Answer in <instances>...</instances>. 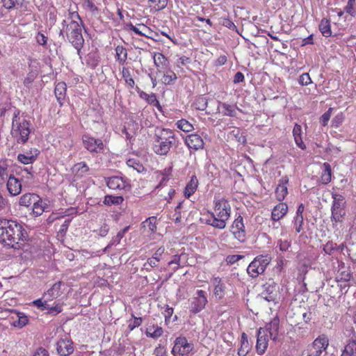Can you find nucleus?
<instances>
[{"mask_svg":"<svg viewBox=\"0 0 356 356\" xmlns=\"http://www.w3.org/2000/svg\"><path fill=\"white\" fill-rule=\"evenodd\" d=\"M323 169L321 172V182L323 184H328L331 181L332 170L329 163H324L323 164Z\"/></svg>","mask_w":356,"mask_h":356,"instance_id":"30","label":"nucleus"},{"mask_svg":"<svg viewBox=\"0 0 356 356\" xmlns=\"http://www.w3.org/2000/svg\"><path fill=\"white\" fill-rule=\"evenodd\" d=\"M3 2L7 9H12L20 3L19 0H3Z\"/></svg>","mask_w":356,"mask_h":356,"instance_id":"59","label":"nucleus"},{"mask_svg":"<svg viewBox=\"0 0 356 356\" xmlns=\"http://www.w3.org/2000/svg\"><path fill=\"white\" fill-rule=\"evenodd\" d=\"M278 246L280 250L282 251H286L289 249L291 247V243L288 241H282L280 240L278 241Z\"/></svg>","mask_w":356,"mask_h":356,"instance_id":"64","label":"nucleus"},{"mask_svg":"<svg viewBox=\"0 0 356 356\" xmlns=\"http://www.w3.org/2000/svg\"><path fill=\"white\" fill-rule=\"evenodd\" d=\"M148 2L156 3L158 6L156 8L157 11L164 9L168 5V0H149Z\"/></svg>","mask_w":356,"mask_h":356,"instance_id":"58","label":"nucleus"},{"mask_svg":"<svg viewBox=\"0 0 356 356\" xmlns=\"http://www.w3.org/2000/svg\"><path fill=\"white\" fill-rule=\"evenodd\" d=\"M235 179L234 184V189L236 193H243V175L238 171L235 170L233 174Z\"/></svg>","mask_w":356,"mask_h":356,"instance_id":"33","label":"nucleus"},{"mask_svg":"<svg viewBox=\"0 0 356 356\" xmlns=\"http://www.w3.org/2000/svg\"><path fill=\"white\" fill-rule=\"evenodd\" d=\"M243 258V255L239 254H233V255H229L227 257L226 261L227 263L233 264L238 261L239 259H241Z\"/></svg>","mask_w":356,"mask_h":356,"instance_id":"63","label":"nucleus"},{"mask_svg":"<svg viewBox=\"0 0 356 356\" xmlns=\"http://www.w3.org/2000/svg\"><path fill=\"white\" fill-rule=\"evenodd\" d=\"M122 78L124 79L126 83L130 88H133L135 85V82H134V80L133 79V78L131 77V73H130L129 69L124 67L122 70Z\"/></svg>","mask_w":356,"mask_h":356,"instance_id":"43","label":"nucleus"},{"mask_svg":"<svg viewBox=\"0 0 356 356\" xmlns=\"http://www.w3.org/2000/svg\"><path fill=\"white\" fill-rule=\"evenodd\" d=\"M153 58L154 65L157 68V73H162L168 70L169 61L163 54L154 53Z\"/></svg>","mask_w":356,"mask_h":356,"instance_id":"21","label":"nucleus"},{"mask_svg":"<svg viewBox=\"0 0 356 356\" xmlns=\"http://www.w3.org/2000/svg\"><path fill=\"white\" fill-rule=\"evenodd\" d=\"M293 225L296 234H300L303 230L304 218L294 217L293 219Z\"/></svg>","mask_w":356,"mask_h":356,"instance_id":"46","label":"nucleus"},{"mask_svg":"<svg viewBox=\"0 0 356 356\" xmlns=\"http://www.w3.org/2000/svg\"><path fill=\"white\" fill-rule=\"evenodd\" d=\"M153 140V150L159 156H166L178 142L172 129L159 127L155 128Z\"/></svg>","mask_w":356,"mask_h":356,"instance_id":"2","label":"nucleus"},{"mask_svg":"<svg viewBox=\"0 0 356 356\" xmlns=\"http://www.w3.org/2000/svg\"><path fill=\"white\" fill-rule=\"evenodd\" d=\"M176 124L178 129L184 132H190L193 129V125L185 119L178 120Z\"/></svg>","mask_w":356,"mask_h":356,"instance_id":"42","label":"nucleus"},{"mask_svg":"<svg viewBox=\"0 0 356 356\" xmlns=\"http://www.w3.org/2000/svg\"><path fill=\"white\" fill-rule=\"evenodd\" d=\"M185 143L189 149L197 150L204 147V141L198 134H190L185 138Z\"/></svg>","mask_w":356,"mask_h":356,"instance_id":"22","label":"nucleus"},{"mask_svg":"<svg viewBox=\"0 0 356 356\" xmlns=\"http://www.w3.org/2000/svg\"><path fill=\"white\" fill-rule=\"evenodd\" d=\"M332 108H329L327 111H326L322 115V116L320 118V122L321 123V125L326 126L328 124V121L332 114Z\"/></svg>","mask_w":356,"mask_h":356,"instance_id":"55","label":"nucleus"},{"mask_svg":"<svg viewBox=\"0 0 356 356\" xmlns=\"http://www.w3.org/2000/svg\"><path fill=\"white\" fill-rule=\"evenodd\" d=\"M340 356H356V341L350 339L343 347Z\"/></svg>","mask_w":356,"mask_h":356,"instance_id":"32","label":"nucleus"},{"mask_svg":"<svg viewBox=\"0 0 356 356\" xmlns=\"http://www.w3.org/2000/svg\"><path fill=\"white\" fill-rule=\"evenodd\" d=\"M19 113V110L14 113L10 134L16 138L17 143L24 145L28 142L31 124L24 118L21 119Z\"/></svg>","mask_w":356,"mask_h":356,"instance_id":"3","label":"nucleus"},{"mask_svg":"<svg viewBox=\"0 0 356 356\" xmlns=\"http://www.w3.org/2000/svg\"><path fill=\"white\" fill-rule=\"evenodd\" d=\"M36 41L37 42L42 46H45L47 42V37H46L43 33L39 32L36 35Z\"/></svg>","mask_w":356,"mask_h":356,"instance_id":"61","label":"nucleus"},{"mask_svg":"<svg viewBox=\"0 0 356 356\" xmlns=\"http://www.w3.org/2000/svg\"><path fill=\"white\" fill-rule=\"evenodd\" d=\"M213 213L218 218H229L230 215V206L227 200L222 198L216 202Z\"/></svg>","mask_w":356,"mask_h":356,"instance_id":"13","label":"nucleus"},{"mask_svg":"<svg viewBox=\"0 0 356 356\" xmlns=\"http://www.w3.org/2000/svg\"><path fill=\"white\" fill-rule=\"evenodd\" d=\"M7 188L11 195H17L22 191V184L20 181L10 175L7 181Z\"/></svg>","mask_w":356,"mask_h":356,"instance_id":"24","label":"nucleus"},{"mask_svg":"<svg viewBox=\"0 0 356 356\" xmlns=\"http://www.w3.org/2000/svg\"><path fill=\"white\" fill-rule=\"evenodd\" d=\"M328 346V337L322 334L316 338L312 344L307 347V356H320L323 351L326 350Z\"/></svg>","mask_w":356,"mask_h":356,"instance_id":"8","label":"nucleus"},{"mask_svg":"<svg viewBox=\"0 0 356 356\" xmlns=\"http://www.w3.org/2000/svg\"><path fill=\"white\" fill-rule=\"evenodd\" d=\"M206 292L203 290H197L196 296L191 302V312L193 314H197L201 312L207 303Z\"/></svg>","mask_w":356,"mask_h":356,"instance_id":"11","label":"nucleus"},{"mask_svg":"<svg viewBox=\"0 0 356 356\" xmlns=\"http://www.w3.org/2000/svg\"><path fill=\"white\" fill-rule=\"evenodd\" d=\"M337 249V243L329 241L323 245V250L328 255H331L334 250Z\"/></svg>","mask_w":356,"mask_h":356,"instance_id":"50","label":"nucleus"},{"mask_svg":"<svg viewBox=\"0 0 356 356\" xmlns=\"http://www.w3.org/2000/svg\"><path fill=\"white\" fill-rule=\"evenodd\" d=\"M132 316L134 317V320L133 323H129L128 325V328L131 331L133 330L134 328L139 327L143 321L142 318L140 317H135L133 314Z\"/></svg>","mask_w":356,"mask_h":356,"instance_id":"60","label":"nucleus"},{"mask_svg":"<svg viewBox=\"0 0 356 356\" xmlns=\"http://www.w3.org/2000/svg\"><path fill=\"white\" fill-rule=\"evenodd\" d=\"M194 350V344L189 343L185 337H177L172 350L173 356H186Z\"/></svg>","mask_w":356,"mask_h":356,"instance_id":"7","label":"nucleus"},{"mask_svg":"<svg viewBox=\"0 0 356 356\" xmlns=\"http://www.w3.org/2000/svg\"><path fill=\"white\" fill-rule=\"evenodd\" d=\"M299 83L302 86H308L312 83V79L308 73H304L299 76Z\"/></svg>","mask_w":356,"mask_h":356,"instance_id":"57","label":"nucleus"},{"mask_svg":"<svg viewBox=\"0 0 356 356\" xmlns=\"http://www.w3.org/2000/svg\"><path fill=\"white\" fill-rule=\"evenodd\" d=\"M352 277L351 270L349 267L345 266L344 263H341L338 266L337 275H335V282H346L350 281Z\"/></svg>","mask_w":356,"mask_h":356,"instance_id":"20","label":"nucleus"},{"mask_svg":"<svg viewBox=\"0 0 356 356\" xmlns=\"http://www.w3.org/2000/svg\"><path fill=\"white\" fill-rule=\"evenodd\" d=\"M40 154V151L36 148H31L25 154H19L17 160L23 164L33 163Z\"/></svg>","mask_w":356,"mask_h":356,"instance_id":"23","label":"nucleus"},{"mask_svg":"<svg viewBox=\"0 0 356 356\" xmlns=\"http://www.w3.org/2000/svg\"><path fill=\"white\" fill-rule=\"evenodd\" d=\"M289 178L284 176L278 180V185L275 189V195L278 202H283L288 195V188Z\"/></svg>","mask_w":356,"mask_h":356,"instance_id":"12","label":"nucleus"},{"mask_svg":"<svg viewBox=\"0 0 356 356\" xmlns=\"http://www.w3.org/2000/svg\"><path fill=\"white\" fill-rule=\"evenodd\" d=\"M74 170L77 177H83L88 172L89 167L85 162H81L74 165Z\"/></svg>","mask_w":356,"mask_h":356,"instance_id":"38","label":"nucleus"},{"mask_svg":"<svg viewBox=\"0 0 356 356\" xmlns=\"http://www.w3.org/2000/svg\"><path fill=\"white\" fill-rule=\"evenodd\" d=\"M319 30L323 36L330 37L332 35L330 21L328 19H322L319 24Z\"/></svg>","mask_w":356,"mask_h":356,"instance_id":"35","label":"nucleus"},{"mask_svg":"<svg viewBox=\"0 0 356 356\" xmlns=\"http://www.w3.org/2000/svg\"><path fill=\"white\" fill-rule=\"evenodd\" d=\"M207 104L208 100L206 97H200L195 102V108L200 111H204L207 107Z\"/></svg>","mask_w":356,"mask_h":356,"instance_id":"48","label":"nucleus"},{"mask_svg":"<svg viewBox=\"0 0 356 356\" xmlns=\"http://www.w3.org/2000/svg\"><path fill=\"white\" fill-rule=\"evenodd\" d=\"M62 24L63 27L65 26V33L68 41L77 50V54L80 55L84 44L81 26L75 20H72L69 24H66V21L63 20Z\"/></svg>","mask_w":356,"mask_h":356,"instance_id":"4","label":"nucleus"},{"mask_svg":"<svg viewBox=\"0 0 356 356\" xmlns=\"http://www.w3.org/2000/svg\"><path fill=\"white\" fill-rule=\"evenodd\" d=\"M163 73L162 82L165 85H170L172 82L177 79L176 74L170 70H165Z\"/></svg>","mask_w":356,"mask_h":356,"instance_id":"40","label":"nucleus"},{"mask_svg":"<svg viewBox=\"0 0 356 356\" xmlns=\"http://www.w3.org/2000/svg\"><path fill=\"white\" fill-rule=\"evenodd\" d=\"M71 221V218L66 219L64 221V222L60 225V227L58 232V236L62 238L65 237Z\"/></svg>","mask_w":356,"mask_h":356,"instance_id":"51","label":"nucleus"},{"mask_svg":"<svg viewBox=\"0 0 356 356\" xmlns=\"http://www.w3.org/2000/svg\"><path fill=\"white\" fill-rule=\"evenodd\" d=\"M156 216H151L148 218H147L143 222L144 227H148L149 231L152 233H154L156 232Z\"/></svg>","mask_w":356,"mask_h":356,"instance_id":"41","label":"nucleus"},{"mask_svg":"<svg viewBox=\"0 0 356 356\" xmlns=\"http://www.w3.org/2000/svg\"><path fill=\"white\" fill-rule=\"evenodd\" d=\"M197 186H198L197 178L195 175H193L191 178L190 181L187 184V185L185 188V191H184L185 196L188 198L191 195H193L195 192V191L197 188Z\"/></svg>","mask_w":356,"mask_h":356,"instance_id":"31","label":"nucleus"},{"mask_svg":"<svg viewBox=\"0 0 356 356\" xmlns=\"http://www.w3.org/2000/svg\"><path fill=\"white\" fill-rule=\"evenodd\" d=\"M66 91L67 85L65 82L62 81L56 84L54 89V93L60 106L63 104V102L65 99Z\"/></svg>","mask_w":356,"mask_h":356,"instance_id":"25","label":"nucleus"},{"mask_svg":"<svg viewBox=\"0 0 356 356\" xmlns=\"http://www.w3.org/2000/svg\"><path fill=\"white\" fill-rule=\"evenodd\" d=\"M9 311L11 312H15L17 314V316L18 318V320L16 321H14L13 323V325L15 327H23L28 323V321H29L28 318L23 313L19 312H15L14 310H9Z\"/></svg>","mask_w":356,"mask_h":356,"instance_id":"39","label":"nucleus"},{"mask_svg":"<svg viewBox=\"0 0 356 356\" xmlns=\"http://www.w3.org/2000/svg\"><path fill=\"white\" fill-rule=\"evenodd\" d=\"M62 312V305L60 304H56L54 306H50L49 307V309L47 310V314L56 316L60 313Z\"/></svg>","mask_w":356,"mask_h":356,"instance_id":"56","label":"nucleus"},{"mask_svg":"<svg viewBox=\"0 0 356 356\" xmlns=\"http://www.w3.org/2000/svg\"><path fill=\"white\" fill-rule=\"evenodd\" d=\"M56 350L60 356H68L74 352L73 342L70 339H60L56 343Z\"/></svg>","mask_w":356,"mask_h":356,"instance_id":"16","label":"nucleus"},{"mask_svg":"<svg viewBox=\"0 0 356 356\" xmlns=\"http://www.w3.org/2000/svg\"><path fill=\"white\" fill-rule=\"evenodd\" d=\"M332 199L330 218L333 227H336L338 223H342L344 220L346 216V200L343 195L337 193L332 195Z\"/></svg>","mask_w":356,"mask_h":356,"instance_id":"5","label":"nucleus"},{"mask_svg":"<svg viewBox=\"0 0 356 356\" xmlns=\"http://www.w3.org/2000/svg\"><path fill=\"white\" fill-rule=\"evenodd\" d=\"M122 238H123V236L122 235V234L118 232L116 236H115L112 238L110 243L105 248L104 252H106V250L110 248L111 246L119 244Z\"/></svg>","mask_w":356,"mask_h":356,"instance_id":"54","label":"nucleus"},{"mask_svg":"<svg viewBox=\"0 0 356 356\" xmlns=\"http://www.w3.org/2000/svg\"><path fill=\"white\" fill-rule=\"evenodd\" d=\"M228 218H218L214 213H209L201 218L200 220L202 222L210 225L213 227L223 229L225 227V221Z\"/></svg>","mask_w":356,"mask_h":356,"instance_id":"14","label":"nucleus"},{"mask_svg":"<svg viewBox=\"0 0 356 356\" xmlns=\"http://www.w3.org/2000/svg\"><path fill=\"white\" fill-rule=\"evenodd\" d=\"M222 108L224 109L223 113L225 115H229V116H235L236 115V111L234 106L229 105L226 103H223L222 104Z\"/></svg>","mask_w":356,"mask_h":356,"instance_id":"53","label":"nucleus"},{"mask_svg":"<svg viewBox=\"0 0 356 356\" xmlns=\"http://www.w3.org/2000/svg\"><path fill=\"white\" fill-rule=\"evenodd\" d=\"M269 337L266 333V330L260 328L257 332L256 343V351L258 354L262 355L266 351L268 345Z\"/></svg>","mask_w":356,"mask_h":356,"instance_id":"15","label":"nucleus"},{"mask_svg":"<svg viewBox=\"0 0 356 356\" xmlns=\"http://www.w3.org/2000/svg\"><path fill=\"white\" fill-rule=\"evenodd\" d=\"M288 212V206L286 202H280L271 211V220L279 221L284 218Z\"/></svg>","mask_w":356,"mask_h":356,"instance_id":"19","label":"nucleus"},{"mask_svg":"<svg viewBox=\"0 0 356 356\" xmlns=\"http://www.w3.org/2000/svg\"><path fill=\"white\" fill-rule=\"evenodd\" d=\"M279 318L275 317L271 320L270 322L266 323L264 328H262L263 330H266V334L268 333V337L273 341H275V340H277L279 337Z\"/></svg>","mask_w":356,"mask_h":356,"instance_id":"17","label":"nucleus"},{"mask_svg":"<svg viewBox=\"0 0 356 356\" xmlns=\"http://www.w3.org/2000/svg\"><path fill=\"white\" fill-rule=\"evenodd\" d=\"M292 134L296 145L302 149H305L307 146L302 139V128L299 124L296 123L294 124Z\"/></svg>","mask_w":356,"mask_h":356,"instance_id":"26","label":"nucleus"},{"mask_svg":"<svg viewBox=\"0 0 356 356\" xmlns=\"http://www.w3.org/2000/svg\"><path fill=\"white\" fill-rule=\"evenodd\" d=\"M129 27L131 31H134L137 35L145 36V37L152 39L156 42L160 41L159 38H155L153 35H147L145 32H143L138 28L134 26L132 24H129Z\"/></svg>","mask_w":356,"mask_h":356,"instance_id":"49","label":"nucleus"},{"mask_svg":"<svg viewBox=\"0 0 356 356\" xmlns=\"http://www.w3.org/2000/svg\"><path fill=\"white\" fill-rule=\"evenodd\" d=\"M213 284L215 286L213 293L216 298L221 299L224 297L225 293V284L222 282V280L219 277H215L213 279Z\"/></svg>","mask_w":356,"mask_h":356,"instance_id":"28","label":"nucleus"},{"mask_svg":"<svg viewBox=\"0 0 356 356\" xmlns=\"http://www.w3.org/2000/svg\"><path fill=\"white\" fill-rule=\"evenodd\" d=\"M232 232L235 238L239 241H245V230L243 217L239 216L238 218L234 220L232 226Z\"/></svg>","mask_w":356,"mask_h":356,"instance_id":"18","label":"nucleus"},{"mask_svg":"<svg viewBox=\"0 0 356 356\" xmlns=\"http://www.w3.org/2000/svg\"><path fill=\"white\" fill-rule=\"evenodd\" d=\"M123 201L124 198L122 196L107 195L104 197V204L107 206L120 205L123 202Z\"/></svg>","mask_w":356,"mask_h":356,"instance_id":"37","label":"nucleus"},{"mask_svg":"<svg viewBox=\"0 0 356 356\" xmlns=\"http://www.w3.org/2000/svg\"><path fill=\"white\" fill-rule=\"evenodd\" d=\"M270 262V257L268 255H259L255 257L246 269L248 275L252 277H257L265 272L266 266Z\"/></svg>","mask_w":356,"mask_h":356,"instance_id":"6","label":"nucleus"},{"mask_svg":"<svg viewBox=\"0 0 356 356\" xmlns=\"http://www.w3.org/2000/svg\"><path fill=\"white\" fill-rule=\"evenodd\" d=\"M45 211V206L43 205L42 201L40 197L39 201H36V203H33V213L35 216H39L42 214Z\"/></svg>","mask_w":356,"mask_h":356,"instance_id":"45","label":"nucleus"},{"mask_svg":"<svg viewBox=\"0 0 356 356\" xmlns=\"http://www.w3.org/2000/svg\"><path fill=\"white\" fill-rule=\"evenodd\" d=\"M39 200L40 197L38 195L35 193H26L20 197L19 204L20 206L27 207Z\"/></svg>","mask_w":356,"mask_h":356,"instance_id":"27","label":"nucleus"},{"mask_svg":"<svg viewBox=\"0 0 356 356\" xmlns=\"http://www.w3.org/2000/svg\"><path fill=\"white\" fill-rule=\"evenodd\" d=\"M127 164L128 166L133 168L138 172H142L145 171L144 166L138 161L134 159H130L127 161Z\"/></svg>","mask_w":356,"mask_h":356,"instance_id":"47","label":"nucleus"},{"mask_svg":"<svg viewBox=\"0 0 356 356\" xmlns=\"http://www.w3.org/2000/svg\"><path fill=\"white\" fill-rule=\"evenodd\" d=\"M356 0H348L347 5L344 7V10L351 16H355L356 10L354 8Z\"/></svg>","mask_w":356,"mask_h":356,"instance_id":"52","label":"nucleus"},{"mask_svg":"<svg viewBox=\"0 0 356 356\" xmlns=\"http://www.w3.org/2000/svg\"><path fill=\"white\" fill-rule=\"evenodd\" d=\"M28 237L26 230L17 220L0 219V242L15 250H21Z\"/></svg>","mask_w":356,"mask_h":356,"instance_id":"1","label":"nucleus"},{"mask_svg":"<svg viewBox=\"0 0 356 356\" xmlns=\"http://www.w3.org/2000/svg\"><path fill=\"white\" fill-rule=\"evenodd\" d=\"M84 147L91 153H102L104 149V144L99 138H95L88 134H84L82 137Z\"/></svg>","mask_w":356,"mask_h":356,"instance_id":"9","label":"nucleus"},{"mask_svg":"<svg viewBox=\"0 0 356 356\" xmlns=\"http://www.w3.org/2000/svg\"><path fill=\"white\" fill-rule=\"evenodd\" d=\"M63 284L62 282H57L47 291L43 298L47 297L50 300L58 298L60 295V288Z\"/></svg>","mask_w":356,"mask_h":356,"instance_id":"29","label":"nucleus"},{"mask_svg":"<svg viewBox=\"0 0 356 356\" xmlns=\"http://www.w3.org/2000/svg\"><path fill=\"white\" fill-rule=\"evenodd\" d=\"M115 58L116 60L120 64L124 65L127 59V49L120 45L115 47Z\"/></svg>","mask_w":356,"mask_h":356,"instance_id":"34","label":"nucleus"},{"mask_svg":"<svg viewBox=\"0 0 356 356\" xmlns=\"http://www.w3.org/2000/svg\"><path fill=\"white\" fill-rule=\"evenodd\" d=\"M181 255H174L172 259L168 263V265L177 264V266L173 268L176 271L180 267V260Z\"/></svg>","mask_w":356,"mask_h":356,"instance_id":"62","label":"nucleus"},{"mask_svg":"<svg viewBox=\"0 0 356 356\" xmlns=\"http://www.w3.org/2000/svg\"><path fill=\"white\" fill-rule=\"evenodd\" d=\"M8 165L6 161H0V180L4 181L9 177L8 172Z\"/></svg>","mask_w":356,"mask_h":356,"instance_id":"44","label":"nucleus"},{"mask_svg":"<svg viewBox=\"0 0 356 356\" xmlns=\"http://www.w3.org/2000/svg\"><path fill=\"white\" fill-rule=\"evenodd\" d=\"M163 334V329L161 327L156 326L155 327L154 325H149L146 329V335L149 337H152L154 339H157L161 337Z\"/></svg>","mask_w":356,"mask_h":356,"instance_id":"36","label":"nucleus"},{"mask_svg":"<svg viewBox=\"0 0 356 356\" xmlns=\"http://www.w3.org/2000/svg\"><path fill=\"white\" fill-rule=\"evenodd\" d=\"M107 186L112 190H126L131 188V184L127 179L122 177L113 176L105 178Z\"/></svg>","mask_w":356,"mask_h":356,"instance_id":"10","label":"nucleus"}]
</instances>
